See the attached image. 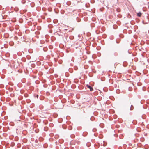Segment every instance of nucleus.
Segmentation results:
<instances>
[{"label":"nucleus","mask_w":149,"mask_h":149,"mask_svg":"<svg viewBox=\"0 0 149 149\" xmlns=\"http://www.w3.org/2000/svg\"><path fill=\"white\" fill-rule=\"evenodd\" d=\"M87 88H89L91 91H92L93 90V88L89 85H87L86 86Z\"/></svg>","instance_id":"nucleus-1"},{"label":"nucleus","mask_w":149,"mask_h":149,"mask_svg":"<svg viewBox=\"0 0 149 149\" xmlns=\"http://www.w3.org/2000/svg\"><path fill=\"white\" fill-rule=\"evenodd\" d=\"M118 53L116 52H114L113 54V56H116L118 55Z\"/></svg>","instance_id":"nucleus-2"},{"label":"nucleus","mask_w":149,"mask_h":149,"mask_svg":"<svg viewBox=\"0 0 149 149\" xmlns=\"http://www.w3.org/2000/svg\"><path fill=\"white\" fill-rule=\"evenodd\" d=\"M142 15V13L141 12H139L137 14V15L139 17H140Z\"/></svg>","instance_id":"nucleus-3"},{"label":"nucleus","mask_w":149,"mask_h":149,"mask_svg":"<svg viewBox=\"0 0 149 149\" xmlns=\"http://www.w3.org/2000/svg\"><path fill=\"white\" fill-rule=\"evenodd\" d=\"M134 109V107L132 105H131V107L130 108V110H132Z\"/></svg>","instance_id":"nucleus-4"},{"label":"nucleus","mask_w":149,"mask_h":149,"mask_svg":"<svg viewBox=\"0 0 149 149\" xmlns=\"http://www.w3.org/2000/svg\"><path fill=\"white\" fill-rule=\"evenodd\" d=\"M77 21L78 22H79L80 21V19H79V18H77Z\"/></svg>","instance_id":"nucleus-5"},{"label":"nucleus","mask_w":149,"mask_h":149,"mask_svg":"<svg viewBox=\"0 0 149 149\" xmlns=\"http://www.w3.org/2000/svg\"><path fill=\"white\" fill-rule=\"evenodd\" d=\"M132 89V88H131V87H129V91H131Z\"/></svg>","instance_id":"nucleus-6"},{"label":"nucleus","mask_w":149,"mask_h":149,"mask_svg":"<svg viewBox=\"0 0 149 149\" xmlns=\"http://www.w3.org/2000/svg\"><path fill=\"white\" fill-rule=\"evenodd\" d=\"M143 24H146L147 23V22H146V23H145L144 22V21H143Z\"/></svg>","instance_id":"nucleus-7"},{"label":"nucleus","mask_w":149,"mask_h":149,"mask_svg":"<svg viewBox=\"0 0 149 149\" xmlns=\"http://www.w3.org/2000/svg\"><path fill=\"white\" fill-rule=\"evenodd\" d=\"M92 118H90V119L91 120H92V121L93 120L92 119Z\"/></svg>","instance_id":"nucleus-8"},{"label":"nucleus","mask_w":149,"mask_h":149,"mask_svg":"<svg viewBox=\"0 0 149 149\" xmlns=\"http://www.w3.org/2000/svg\"><path fill=\"white\" fill-rule=\"evenodd\" d=\"M71 137L72 138H73V135H71Z\"/></svg>","instance_id":"nucleus-9"},{"label":"nucleus","mask_w":149,"mask_h":149,"mask_svg":"<svg viewBox=\"0 0 149 149\" xmlns=\"http://www.w3.org/2000/svg\"><path fill=\"white\" fill-rule=\"evenodd\" d=\"M88 145V144H87V146H89L88 145Z\"/></svg>","instance_id":"nucleus-10"}]
</instances>
